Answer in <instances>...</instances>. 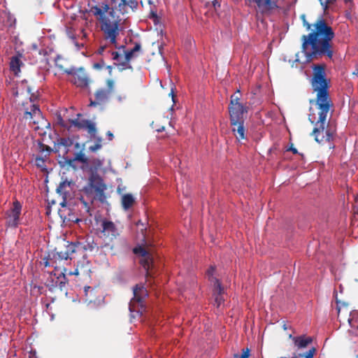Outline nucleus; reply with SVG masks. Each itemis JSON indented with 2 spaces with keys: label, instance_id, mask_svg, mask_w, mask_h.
<instances>
[{
  "label": "nucleus",
  "instance_id": "0eeeda50",
  "mask_svg": "<svg viewBox=\"0 0 358 358\" xmlns=\"http://www.w3.org/2000/svg\"><path fill=\"white\" fill-rule=\"evenodd\" d=\"M22 205L20 201L15 200L13 206L6 212V225L10 228L18 227L20 220Z\"/></svg>",
  "mask_w": 358,
  "mask_h": 358
},
{
  "label": "nucleus",
  "instance_id": "a878e982",
  "mask_svg": "<svg viewBox=\"0 0 358 358\" xmlns=\"http://www.w3.org/2000/svg\"><path fill=\"white\" fill-rule=\"evenodd\" d=\"M88 120H79L75 119L71 120V125L78 127V129H85L86 128L87 124L88 123Z\"/></svg>",
  "mask_w": 358,
  "mask_h": 358
},
{
  "label": "nucleus",
  "instance_id": "4c0bfd02",
  "mask_svg": "<svg viewBox=\"0 0 358 358\" xmlns=\"http://www.w3.org/2000/svg\"><path fill=\"white\" fill-rule=\"evenodd\" d=\"M104 65L103 62L96 63L94 64V68L96 69H101Z\"/></svg>",
  "mask_w": 358,
  "mask_h": 358
},
{
  "label": "nucleus",
  "instance_id": "dca6fc26",
  "mask_svg": "<svg viewBox=\"0 0 358 358\" xmlns=\"http://www.w3.org/2000/svg\"><path fill=\"white\" fill-rule=\"evenodd\" d=\"M133 251L134 254L140 255L143 258L142 260H141V263L145 270H146L148 273V270L150 269V265L152 264V259L148 251L141 246L134 248Z\"/></svg>",
  "mask_w": 358,
  "mask_h": 358
},
{
  "label": "nucleus",
  "instance_id": "09e8293b",
  "mask_svg": "<svg viewBox=\"0 0 358 358\" xmlns=\"http://www.w3.org/2000/svg\"><path fill=\"white\" fill-rule=\"evenodd\" d=\"M283 328H284V329H287V326H286V324H284Z\"/></svg>",
  "mask_w": 358,
  "mask_h": 358
},
{
  "label": "nucleus",
  "instance_id": "c85d7f7f",
  "mask_svg": "<svg viewBox=\"0 0 358 358\" xmlns=\"http://www.w3.org/2000/svg\"><path fill=\"white\" fill-rule=\"evenodd\" d=\"M250 349L249 348H245L243 349L242 355L239 356L238 354L234 355L235 358H249L250 356Z\"/></svg>",
  "mask_w": 358,
  "mask_h": 358
},
{
  "label": "nucleus",
  "instance_id": "ddd939ff",
  "mask_svg": "<svg viewBox=\"0 0 358 358\" xmlns=\"http://www.w3.org/2000/svg\"><path fill=\"white\" fill-rule=\"evenodd\" d=\"M109 86L108 88H101L98 90L94 94V99H90V106H96L106 103L113 92L112 82L109 81Z\"/></svg>",
  "mask_w": 358,
  "mask_h": 358
},
{
  "label": "nucleus",
  "instance_id": "f704fd0d",
  "mask_svg": "<svg viewBox=\"0 0 358 358\" xmlns=\"http://www.w3.org/2000/svg\"><path fill=\"white\" fill-rule=\"evenodd\" d=\"M301 18H302V20H303V26H304V27H306V29H307L308 30L310 29V28H311V24H309V23L306 20V16H305V15H303L301 16Z\"/></svg>",
  "mask_w": 358,
  "mask_h": 358
},
{
  "label": "nucleus",
  "instance_id": "4be33fe9",
  "mask_svg": "<svg viewBox=\"0 0 358 358\" xmlns=\"http://www.w3.org/2000/svg\"><path fill=\"white\" fill-rule=\"evenodd\" d=\"M135 203V198L131 194H124L121 198L122 208L127 211L132 207Z\"/></svg>",
  "mask_w": 358,
  "mask_h": 358
},
{
  "label": "nucleus",
  "instance_id": "a19ab883",
  "mask_svg": "<svg viewBox=\"0 0 358 358\" xmlns=\"http://www.w3.org/2000/svg\"><path fill=\"white\" fill-rule=\"evenodd\" d=\"M107 136H108V139H109L110 141H111V140L113 139V134L110 131H108L107 132Z\"/></svg>",
  "mask_w": 358,
  "mask_h": 358
},
{
  "label": "nucleus",
  "instance_id": "cd10ccee",
  "mask_svg": "<svg viewBox=\"0 0 358 358\" xmlns=\"http://www.w3.org/2000/svg\"><path fill=\"white\" fill-rule=\"evenodd\" d=\"M74 160L80 162L81 163H84V164L87 162V159L86 156L85 155V154H83L82 152L78 153L76 155Z\"/></svg>",
  "mask_w": 358,
  "mask_h": 358
},
{
  "label": "nucleus",
  "instance_id": "a18cd8bd",
  "mask_svg": "<svg viewBox=\"0 0 358 358\" xmlns=\"http://www.w3.org/2000/svg\"><path fill=\"white\" fill-rule=\"evenodd\" d=\"M213 6H215L217 4H218V2H217V0H215V1L213 2Z\"/></svg>",
  "mask_w": 358,
  "mask_h": 358
},
{
  "label": "nucleus",
  "instance_id": "1a4fd4ad",
  "mask_svg": "<svg viewBox=\"0 0 358 358\" xmlns=\"http://www.w3.org/2000/svg\"><path fill=\"white\" fill-rule=\"evenodd\" d=\"M101 233L106 241L112 242L120 236V231L117 225L108 219H103L101 221Z\"/></svg>",
  "mask_w": 358,
  "mask_h": 358
},
{
  "label": "nucleus",
  "instance_id": "8fccbe9b",
  "mask_svg": "<svg viewBox=\"0 0 358 358\" xmlns=\"http://www.w3.org/2000/svg\"><path fill=\"white\" fill-rule=\"evenodd\" d=\"M56 66H58V67H59L60 69H62V66H59V65H58V64H56Z\"/></svg>",
  "mask_w": 358,
  "mask_h": 358
},
{
  "label": "nucleus",
  "instance_id": "b1692460",
  "mask_svg": "<svg viewBox=\"0 0 358 358\" xmlns=\"http://www.w3.org/2000/svg\"><path fill=\"white\" fill-rule=\"evenodd\" d=\"M67 272V269L64 268L61 272L59 273V275L57 277V281L55 282V286H59L60 289H62V287L66 285V273Z\"/></svg>",
  "mask_w": 358,
  "mask_h": 358
},
{
  "label": "nucleus",
  "instance_id": "7c9ffc66",
  "mask_svg": "<svg viewBox=\"0 0 358 358\" xmlns=\"http://www.w3.org/2000/svg\"><path fill=\"white\" fill-rule=\"evenodd\" d=\"M59 144L64 147H70L72 144V141L69 138H62L59 140Z\"/></svg>",
  "mask_w": 358,
  "mask_h": 358
},
{
  "label": "nucleus",
  "instance_id": "5fc2aeb1",
  "mask_svg": "<svg viewBox=\"0 0 358 358\" xmlns=\"http://www.w3.org/2000/svg\"><path fill=\"white\" fill-rule=\"evenodd\" d=\"M171 110H173V106L171 107Z\"/></svg>",
  "mask_w": 358,
  "mask_h": 358
},
{
  "label": "nucleus",
  "instance_id": "20e7f679",
  "mask_svg": "<svg viewBox=\"0 0 358 358\" xmlns=\"http://www.w3.org/2000/svg\"><path fill=\"white\" fill-rule=\"evenodd\" d=\"M134 297L129 303V309L131 318H136L145 310L144 299L148 296V291L143 285H137L134 288Z\"/></svg>",
  "mask_w": 358,
  "mask_h": 358
},
{
  "label": "nucleus",
  "instance_id": "4d7b16f0",
  "mask_svg": "<svg viewBox=\"0 0 358 358\" xmlns=\"http://www.w3.org/2000/svg\"><path fill=\"white\" fill-rule=\"evenodd\" d=\"M110 249H113V245L110 246Z\"/></svg>",
  "mask_w": 358,
  "mask_h": 358
},
{
  "label": "nucleus",
  "instance_id": "f257e3e1",
  "mask_svg": "<svg viewBox=\"0 0 358 358\" xmlns=\"http://www.w3.org/2000/svg\"><path fill=\"white\" fill-rule=\"evenodd\" d=\"M313 76L310 85L313 91L316 93L315 103L317 112L310 108L308 119L314 125L312 134L318 143H330L334 139L335 131L329 127L327 117L334 103L329 94L330 80L327 78L324 64H317L313 66Z\"/></svg>",
  "mask_w": 358,
  "mask_h": 358
},
{
  "label": "nucleus",
  "instance_id": "58836bf2",
  "mask_svg": "<svg viewBox=\"0 0 358 358\" xmlns=\"http://www.w3.org/2000/svg\"><path fill=\"white\" fill-rule=\"evenodd\" d=\"M106 45H103V46H101L98 50H97V52L100 55H103V53L106 52Z\"/></svg>",
  "mask_w": 358,
  "mask_h": 358
},
{
  "label": "nucleus",
  "instance_id": "37998d69",
  "mask_svg": "<svg viewBox=\"0 0 358 358\" xmlns=\"http://www.w3.org/2000/svg\"><path fill=\"white\" fill-rule=\"evenodd\" d=\"M69 274L78 275L79 274L78 268H76L73 272H70Z\"/></svg>",
  "mask_w": 358,
  "mask_h": 358
},
{
  "label": "nucleus",
  "instance_id": "423d86ee",
  "mask_svg": "<svg viewBox=\"0 0 358 358\" xmlns=\"http://www.w3.org/2000/svg\"><path fill=\"white\" fill-rule=\"evenodd\" d=\"M76 245L71 243L67 245L66 250L65 252H52L51 256L54 264L55 265V270L61 271L64 268V266L68 261L71 259V255L75 252Z\"/></svg>",
  "mask_w": 358,
  "mask_h": 358
},
{
  "label": "nucleus",
  "instance_id": "39448f33",
  "mask_svg": "<svg viewBox=\"0 0 358 358\" xmlns=\"http://www.w3.org/2000/svg\"><path fill=\"white\" fill-rule=\"evenodd\" d=\"M64 73L72 76L70 81L77 87L83 88L89 85L90 80L83 68L76 69L72 67L65 69Z\"/></svg>",
  "mask_w": 358,
  "mask_h": 358
},
{
  "label": "nucleus",
  "instance_id": "3c124183",
  "mask_svg": "<svg viewBox=\"0 0 358 358\" xmlns=\"http://www.w3.org/2000/svg\"><path fill=\"white\" fill-rule=\"evenodd\" d=\"M164 129V127H162V129H157L158 131H162Z\"/></svg>",
  "mask_w": 358,
  "mask_h": 358
},
{
  "label": "nucleus",
  "instance_id": "603ef678",
  "mask_svg": "<svg viewBox=\"0 0 358 358\" xmlns=\"http://www.w3.org/2000/svg\"><path fill=\"white\" fill-rule=\"evenodd\" d=\"M105 246H110V245H109V243H107L105 244Z\"/></svg>",
  "mask_w": 358,
  "mask_h": 358
},
{
  "label": "nucleus",
  "instance_id": "79ce46f5",
  "mask_svg": "<svg viewBox=\"0 0 358 358\" xmlns=\"http://www.w3.org/2000/svg\"><path fill=\"white\" fill-rule=\"evenodd\" d=\"M288 150H291L294 154H297L298 151L296 148L291 147Z\"/></svg>",
  "mask_w": 358,
  "mask_h": 358
},
{
  "label": "nucleus",
  "instance_id": "e433bc0d",
  "mask_svg": "<svg viewBox=\"0 0 358 358\" xmlns=\"http://www.w3.org/2000/svg\"><path fill=\"white\" fill-rule=\"evenodd\" d=\"M348 322L350 325L351 327H355V328H357L358 329V324H356V322L354 320L353 318H349L348 319Z\"/></svg>",
  "mask_w": 358,
  "mask_h": 358
},
{
  "label": "nucleus",
  "instance_id": "72a5a7b5",
  "mask_svg": "<svg viewBox=\"0 0 358 358\" xmlns=\"http://www.w3.org/2000/svg\"><path fill=\"white\" fill-rule=\"evenodd\" d=\"M94 288L90 287V286H85V288H84V293H85V296H88V295L90 294V296H92V293L94 292Z\"/></svg>",
  "mask_w": 358,
  "mask_h": 358
},
{
  "label": "nucleus",
  "instance_id": "ea45409f",
  "mask_svg": "<svg viewBox=\"0 0 358 358\" xmlns=\"http://www.w3.org/2000/svg\"><path fill=\"white\" fill-rule=\"evenodd\" d=\"M29 358H36V351H30L29 355Z\"/></svg>",
  "mask_w": 358,
  "mask_h": 358
},
{
  "label": "nucleus",
  "instance_id": "412c9836",
  "mask_svg": "<svg viewBox=\"0 0 358 358\" xmlns=\"http://www.w3.org/2000/svg\"><path fill=\"white\" fill-rule=\"evenodd\" d=\"M71 185H73L72 182L69 181L68 180H65L61 182L59 186L57 187V192L62 195V196L65 199L66 195L69 194L71 189Z\"/></svg>",
  "mask_w": 358,
  "mask_h": 358
},
{
  "label": "nucleus",
  "instance_id": "a211bd4d",
  "mask_svg": "<svg viewBox=\"0 0 358 358\" xmlns=\"http://www.w3.org/2000/svg\"><path fill=\"white\" fill-rule=\"evenodd\" d=\"M232 131L236 139L240 141L245 138L243 119L237 121H231Z\"/></svg>",
  "mask_w": 358,
  "mask_h": 358
},
{
  "label": "nucleus",
  "instance_id": "7ed1b4c3",
  "mask_svg": "<svg viewBox=\"0 0 358 358\" xmlns=\"http://www.w3.org/2000/svg\"><path fill=\"white\" fill-rule=\"evenodd\" d=\"M89 12L99 21L104 39L116 47L117 37L122 27L121 19L116 15L113 8L105 2H101L90 6Z\"/></svg>",
  "mask_w": 358,
  "mask_h": 358
},
{
  "label": "nucleus",
  "instance_id": "4468645a",
  "mask_svg": "<svg viewBox=\"0 0 358 358\" xmlns=\"http://www.w3.org/2000/svg\"><path fill=\"white\" fill-rule=\"evenodd\" d=\"M108 53L111 54L112 59L114 60V64L116 65L120 71L126 69H132V66L130 63L128 62L125 57L124 54H121L116 51H108Z\"/></svg>",
  "mask_w": 358,
  "mask_h": 358
},
{
  "label": "nucleus",
  "instance_id": "6e6552de",
  "mask_svg": "<svg viewBox=\"0 0 358 358\" xmlns=\"http://www.w3.org/2000/svg\"><path fill=\"white\" fill-rule=\"evenodd\" d=\"M24 118L26 120H29V124L36 125V129H38L40 125L42 124V122L44 121L39 107L31 102H30L29 107L27 108L24 110Z\"/></svg>",
  "mask_w": 358,
  "mask_h": 358
},
{
  "label": "nucleus",
  "instance_id": "f8f14e48",
  "mask_svg": "<svg viewBox=\"0 0 358 358\" xmlns=\"http://www.w3.org/2000/svg\"><path fill=\"white\" fill-rule=\"evenodd\" d=\"M214 271L215 268L213 267H210L207 271V275H208L210 280L213 282V295L215 296V303L217 307H220L224 302V299L222 297L224 288L222 287L219 280L213 276Z\"/></svg>",
  "mask_w": 358,
  "mask_h": 358
},
{
  "label": "nucleus",
  "instance_id": "f3484780",
  "mask_svg": "<svg viewBox=\"0 0 358 358\" xmlns=\"http://www.w3.org/2000/svg\"><path fill=\"white\" fill-rule=\"evenodd\" d=\"M136 0H120L117 6V8L122 15L129 13V10L134 11L138 7Z\"/></svg>",
  "mask_w": 358,
  "mask_h": 358
},
{
  "label": "nucleus",
  "instance_id": "864d4df0",
  "mask_svg": "<svg viewBox=\"0 0 358 358\" xmlns=\"http://www.w3.org/2000/svg\"><path fill=\"white\" fill-rule=\"evenodd\" d=\"M334 147V145H330V148H333Z\"/></svg>",
  "mask_w": 358,
  "mask_h": 358
},
{
  "label": "nucleus",
  "instance_id": "bb28decb",
  "mask_svg": "<svg viewBox=\"0 0 358 358\" xmlns=\"http://www.w3.org/2000/svg\"><path fill=\"white\" fill-rule=\"evenodd\" d=\"M85 129L87 130L88 134L94 137L96 133V124L94 122L89 120L87 124Z\"/></svg>",
  "mask_w": 358,
  "mask_h": 358
},
{
  "label": "nucleus",
  "instance_id": "aec40b11",
  "mask_svg": "<svg viewBox=\"0 0 358 358\" xmlns=\"http://www.w3.org/2000/svg\"><path fill=\"white\" fill-rule=\"evenodd\" d=\"M22 55L19 54L10 58V69L15 75H17L20 72V67L22 65V62L20 59Z\"/></svg>",
  "mask_w": 358,
  "mask_h": 358
},
{
  "label": "nucleus",
  "instance_id": "2eb2a0df",
  "mask_svg": "<svg viewBox=\"0 0 358 358\" xmlns=\"http://www.w3.org/2000/svg\"><path fill=\"white\" fill-rule=\"evenodd\" d=\"M250 3H255L262 12L271 11L278 8V0H248Z\"/></svg>",
  "mask_w": 358,
  "mask_h": 358
},
{
  "label": "nucleus",
  "instance_id": "9d476101",
  "mask_svg": "<svg viewBox=\"0 0 358 358\" xmlns=\"http://www.w3.org/2000/svg\"><path fill=\"white\" fill-rule=\"evenodd\" d=\"M89 181L91 188L94 190L96 198L102 203L105 202L106 200L105 195L106 185L103 179L98 175H92Z\"/></svg>",
  "mask_w": 358,
  "mask_h": 358
},
{
  "label": "nucleus",
  "instance_id": "c9c22d12",
  "mask_svg": "<svg viewBox=\"0 0 358 358\" xmlns=\"http://www.w3.org/2000/svg\"><path fill=\"white\" fill-rule=\"evenodd\" d=\"M36 162L38 166H41L44 164V159L41 157H37L36 158Z\"/></svg>",
  "mask_w": 358,
  "mask_h": 358
},
{
  "label": "nucleus",
  "instance_id": "c03bdc74",
  "mask_svg": "<svg viewBox=\"0 0 358 358\" xmlns=\"http://www.w3.org/2000/svg\"><path fill=\"white\" fill-rule=\"evenodd\" d=\"M170 95L172 96V101H173V103H175V102H176V101H175V98H174V94H173V88L171 89V92H170Z\"/></svg>",
  "mask_w": 358,
  "mask_h": 358
},
{
  "label": "nucleus",
  "instance_id": "f03ea898",
  "mask_svg": "<svg viewBox=\"0 0 358 358\" xmlns=\"http://www.w3.org/2000/svg\"><path fill=\"white\" fill-rule=\"evenodd\" d=\"M314 29L308 35H303L302 52L305 54L306 61L313 58L325 57L332 59L334 54L332 39L334 32L322 17L318 19L313 24Z\"/></svg>",
  "mask_w": 358,
  "mask_h": 358
},
{
  "label": "nucleus",
  "instance_id": "5701e85b",
  "mask_svg": "<svg viewBox=\"0 0 358 358\" xmlns=\"http://www.w3.org/2000/svg\"><path fill=\"white\" fill-rule=\"evenodd\" d=\"M141 45L139 43H137L135 44L134 47L131 49L130 50L125 51L124 52L125 57L128 61L129 63H130V61L134 58L136 57L137 55H136V52H138L141 50Z\"/></svg>",
  "mask_w": 358,
  "mask_h": 358
},
{
  "label": "nucleus",
  "instance_id": "473e14b6",
  "mask_svg": "<svg viewBox=\"0 0 358 358\" xmlns=\"http://www.w3.org/2000/svg\"><path fill=\"white\" fill-rule=\"evenodd\" d=\"M101 138H98V142L95 145L90 146L89 150L92 152H95L97 150H99L101 148Z\"/></svg>",
  "mask_w": 358,
  "mask_h": 358
},
{
  "label": "nucleus",
  "instance_id": "de8ad7c7",
  "mask_svg": "<svg viewBox=\"0 0 358 358\" xmlns=\"http://www.w3.org/2000/svg\"><path fill=\"white\" fill-rule=\"evenodd\" d=\"M62 119H60V120H59V123H60L62 125H64V123H62Z\"/></svg>",
  "mask_w": 358,
  "mask_h": 358
},
{
  "label": "nucleus",
  "instance_id": "13d9d810",
  "mask_svg": "<svg viewBox=\"0 0 358 358\" xmlns=\"http://www.w3.org/2000/svg\"><path fill=\"white\" fill-rule=\"evenodd\" d=\"M280 358H286V357H280Z\"/></svg>",
  "mask_w": 358,
  "mask_h": 358
},
{
  "label": "nucleus",
  "instance_id": "49530a36",
  "mask_svg": "<svg viewBox=\"0 0 358 358\" xmlns=\"http://www.w3.org/2000/svg\"><path fill=\"white\" fill-rule=\"evenodd\" d=\"M69 37L71 38L73 40H76V38L73 35H69Z\"/></svg>",
  "mask_w": 358,
  "mask_h": 358
},
{
  "label": "nucleus",
  "instance_id": "6e6d98bb",
  "mask_svg": "<svg viewBox=\"0 0 358 358\" xmlns=\"http://www.w3.org/2000/svg\"><path fill=\"white\" fill-rule=\"evenodd\" d=\"M102 163L101 162H99V165H101Z\"/></svg>",
  "mask_w": 358,
  "mask_h": 358
},
{
  "label": "nucleus",
  "instance_id": "6ab92c4d",
  "mask_svg": "<svg viewBox=\"0 0 358 358\" xmlns=\"http://www.w3.org/2000/svg\"><path fill=\"white\" fill-rule=\"evenodd\" d=\"M289 338L292 340L294 347L297 349L306 348L309 344L312 343L313 338L306 335L299 336H294L292 334L289 335Z\"/></svg>",
  "mask_w": 358,
  "mask_h": 358
},
{
  "label": "nucleus",
  "instance_id": "c756f323",
  "mask_svg": "<svg viewBox=\"0 0 358 358\" xmlns=\"http://www.w3.org/2000/svg\"><path fill=\"white\" fill-rule=\"evenodd\" d=\"M44 265L45 266H52L55 268V265L52 260V256L49 254L48 257L44 259Z\"/></svg>",
  "mask_w": 358,
  "mask_h": 358
},
{
  "label": "nucleus",
  "instance_id": "2f4dec72",
  "mask_svg": "<svg viewBox=\"0 0 358 358\" xmlns=\"http://www.w3.org/2000/svg\"><path fill=\"white\" fill-rule=\"evenodd\" d=\"M319 1L324 10H326L328 8V6L329 4L334 3L336 1V0H319Z\"/></svg>",
  "mask_w": 358,
  "mask_h": 358
},
{
  "label": "nucleus",
  "instance_id": "393cba45",
  "mask_svg": "<svg viewBox=\"0 0 358 358\" xmlns=\"http://www.w3.org/2000/svg\"><path fill=\"white\" fill-rule=\"evenodd\" d=\"M315 352V348H312L304 353L294 354L292 358H313Z\"/></svg>",
  "mask_w": 358,
  "mask_h": 358
},
{
  "label": "nucleus",
  "instance_id": "9b49d317",
  "mask_svg": "<svg viewBox=\"0 0 358 358\" xmlns=\"http://www.w3.org/2000/svg\"><path fill=\"white\" fill-rule=\"evenodd\" d=\"M239 97L233 94L231 96V102L229 106L230 121H237L243 119L244 107L238 102Z\"/></svg>",
  "mask_w": 358,
  "mask_h": 358
}]
</instances>
